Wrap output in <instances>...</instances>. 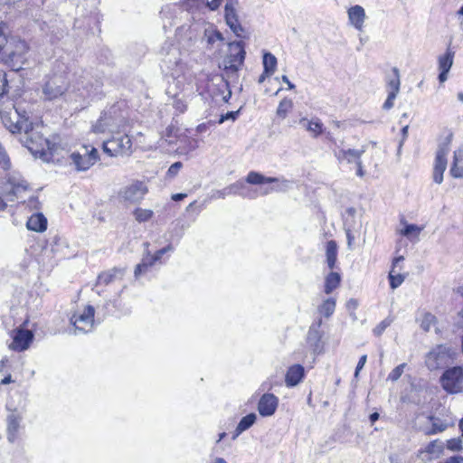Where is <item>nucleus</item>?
<instances>
[{
  "instance_id": "obj_1",
  "label": "nucleus",
  "mask_w": 463,
  "mask_h": 463,
  "mask_svg": "<svg viewBox=\"0 0 463 463\" xmlns=\"http://www.w3.org/2000/svg\"><path fill=\"white\" fill-rule=\"evenodd\" d=\"M40 128L39 125H34L32 122V128L23 132L22 136L19 137V141L33 156L45 161L48 160V156L53 145L43 137L39 130Z\"/></svg>"
},
{
  "instance_id": "obj_2",
  "label": "nucleus",
  "mask_w": 463,
  "mask_h": 463,
  "mask_svg": "<svg viewBox=\"0 0 463 463\" xmlns=\"http://www.w3.org/2000/svg\"><path fill=\"white\" fill-rule=\"evenodd\" d=\"M0 118L5 128L12 134L22 136L24 131L32 128V121L14 106L5 107L0 109Z\"/></svg>"
},
{
  "instance_id": "obj_3",
  "label": "nucleus",
  "mask_w": 463,
  "mask_h": 463,
  "mask_svg": "<svg viewBox=\"0 0 463 463\" xmlns=\"http://www.w3.org/2000/svg\"><path fill=\"white\" fill-rule=\"evenodd\" d=\"M29 189L28 182L18 172L6 174L1 184V190L9 202L24 201Z\"/></svg>"
},
{
  "instance_id": "obj_4",
  "label": "nucleus",
  "mask_w": 463,
  "mask_h": 463,
  "mask_svg": "<svg viewBox=\"0 0 463 463\" xmlns=\"http://www.w3.org/2000/svg\"><path fill=\"white\" fill-rule=\"evenodd\" d=\"M125 125V118L118 115V109L113 107L102 114L92 129L95 133H119L124 130Z\"/></svg>"
},
{
  "instance_id": "obj_5",
  "label": "nucleus",
  "mask_w": 463,
  "mask_h": 463,
  "mask_svg": "<svg viewBox=\"0 0 463 463\" xmlns=\"http://www.w3.org/2000/svg\"><path fill=\"white\" fill-rule=\"evenodd\" d=\"M443 390L449 394L463 392V365L447 368L439 378Z\"/></svg>"
},
{
  "instance_id": "obj_6",
  "label": "nucleus",
  "mask_w": 463,
  "mask_h": 463,
  "mask_svg": "<svg viewBox=\"0 0 463 463\" xmlns=\"http://www.w3.org/2000/svg\"><path fill=\"white\" fill-rule=\"evenodd\" d=\"M28 50L27 44L24 41L11 36L9 38V43L5 46L4 61L5 62L12 63L13 67L19 64L14 70L18 71L22 68V64L24 61V54Z\"/></svg>"
},
{
  "instance_id": "obj_7",
  "label": "nucleus",
  "mask_w": 463,
  "mask_h": 463,
  "mask_svg": "<svg viewBox=\"0 0 463 463\" xmlns=\"http://www.w3.org/2000/svg\"><path fill=\"white\" fill-rule=\"evenodd\" d=\"M453 350L445 345H439L432 348L426 355L425 364L430 370H436L446 365L452 355Z\"/></svg>"
},
{
  "instance_id": "obj_8",
  "label": "nucleus",
  "mask_w": 463,
  "mask_h": 463,
  "mask_svg": "<svg viewBox=\"0 0 463 463\" xmlns=\"http://www.w3.org/2000/svg\"><path fill=\"white\" fill-rule=\"evenodd\" d=\"M132 141L128 135L113 137L103 143V150L111 156L131 153Z\"/></svg>"
},
{
  "instance_id": "obj_9",
  "label": "nucleus",
  "mask_w": 463,
  "mask_h": 463,
  "mask_svg": "<svg viewBox=\"0 0 463 463\" xmlns=\"http://www.w3.org/2000/svg\"><path fill=\"white\" fill-rule=\"evenodd\" d=\"M245 50L242 42H232L229 43V54L224 59L226 69L237 71L242 65L245 59Z\"/></svg>"
},
{
  "instance_id": "obj_10",
  "label": "nucleus",
  "mask_w": 463,
  "mask_h": 463,
  "mask_svg": "<svg viewBox=\"0 0 463 463\" xmlns=\"http://www.w3.org/2000/svg\"><path fill=\"white\" fill-rule=\"evenodd\" d=\"M147 193V187L143 182L136 181L118 192V198L121 201L136 203H139Z\"/></svg>"
},
{
  "instance_id": "obj_11",
  "label": "nucleus",
  "mask_w": 463,
  "mask_h": 463,
  "mask_svg": "<svg viewBox=\"0 0 463 463\" xmlns=\"http://www.w3.org/2000/svg\"><path fill=\"white\" fill-rule=\"evenodd\" d=\"M95 309L92 306H87L80 314H74L71 317V323L74 326L75 334L90 332L94 324Z\"/></svg>"
},
{
  "instance_id": "obj_12",
  "label": "nucleus",
  "mask_w": 463,
  "mask_h": 463,
  "mask_svg": "<svg viewBox=\"0 0 463 463\" xmlns=\"http://www.w3.org/2000/svg\"><path fill=\"white\" fill-rule=\"evenodd\" d=\"M71 159L77 171H86L98 160V151L92 147L89 152L85 147L83 154L74 152L71 155Z\"/></svg>"
},
{
  "instance_id": "obj_13",
  "label": "nucleus",
  "mask_w": 463,
  "mask_h": 463,
  "mask_svg": "<svg viewBox=\"0 0 463 463\" xmlns=\"http://www.w3.org/2000/svg\"><path fill=\"white\" fill-rule=\"evenodd\" d=\"M67 90V83L61 76H55L49 80L43 90L45 98L49 100L55 99Z\"/></svg>"
},
{
  "instance_id": "obj_14",
  "label": "nucleus",
  "mask_w": 463,
  "mask_h": 463,
  "mask_svg": "<svg viewBox=\"0 0 463 463\" xmlns=\"http://www.w3.org/2000/svg\"><path fill=\"white\" fill-rule=\"evenodd\" d=\"M33 339V334L30 330L16 329L13 332V340L9 344V349L15 352H23L29 348Z\"/></svg>"
},
{
  "instance_id": "obj_15",
  "label": "nucleus",
  "mask_w": 463,
  "mask_h": 463,
  "mask_svg": "<svg viewBox=\"0 0 463 463\" xmlns=\"http://www.w3.org/2000/svg\"><path fill=\"white\" fill-rule=\"evenodd\" d=\"M237 0H227L225 5V21L227 25L238 37L242 36L243 28L238 21L236 14Z\"/></svg>"
},
{
  "instance_id": "obj_16",
  "label": "nucleus",
  "mask_w": 463,
  "mask_h": 463,
  "mask_svg": "<svg viewBox=\"0 0 463 463\" xmlns=\"http://www.w3.org/2000/svg\"><path fill=\"white\" fill-rule=\"evenodd\" d=\"M455 52L448 47L446 52L438 57V66H439V80L442 84L448 80V74L453 65Z\"/></svg>"
},
{
  "instance_id": "obj_17",
  "label": "nucleus",
  "mask_w": 463,
  "mask_h": 463,
  "mask_svg": "<svg viewBox=\"0 0 463 463\" xmlns=\"http://www.w3.org/2000/svg\"><path fill=\"white\" fill-rule=\"evenodd\" d=\"M279 399L273 393L263 394L258 403V411L263 417L273 415L278 408Z\"/></svg>"
},
{
  "instance_id": "obj_18",
  "label": "nucleus",
  "mask_w": 463,
  "mask_h": 463,
  "mask_svg": "<svg viewBox=\"0 0 463 463\" xmlns=\"http://www.w3.org/2000/svg\"><path fill=\"white\" fill-rule=\"evenodd\" d=\"M23 417L16 411H12L6 418V438L10 443H14L18 438Z\"/></svg>"
},
{
  "instance_id": "obj_19",
  "label": "nucleus",
  "mask_w": 463,
  "mask_h": 463,
  "mask_svg": "<svg viewBox=\"0 0 463 463\" xmlns=\"http://www.w3.org/2000/svg\"><path fill=\"white\" fill-rule=\"evenodd\" d=\"M348 22L357 31L362 32L366 19L365 10L363 6L355 5L347 10Z\"/></svg>"
},
{
  "instance_id": "obj_20",
  "label": "nucleus",
  "mask_w": 463,
  "mask_h": 463,
  "mask_svg": "<svg viewBox=\"0 0 463 463\" xmlns=\"http://www.w3.org/2000/svg\"><path fill=\"white\" fill-rule=\"evenodd\" d=\"M365 152V146H363L361 149H339L338 151L335 152V156L336 157L337 161L341 163H346V164H357L361 161V156Z\"/></svg>"
},
{
  "instance_id": "obj_21",
  "label": "nucleus",
  "mask_w": 463,
  "mask_h": 463,
  "mask_svg": "<svg viewBox=\"0 0 463 463\" xmlns=\"http://www.w3.org/2000/svg\"><path fill=\"white\" fill-rule=\"evenodd\" d=\"M173 250V247L171 245H167L166 247L157 250L155 255L150 256L149 254L142 260V262L137 264L135 269V277L137 278L142 272H144L148 267L154 265L156 261L160 260L162 256Z\"/></svg>"
},
{
  "instance_id": "obj_22",
  "label": "nucleus",
  "mask_w": 463,
  "mask_h": 463,
  "mask_svg": "<svg viewBox=\"0 0 463 463\" xmlns=\"http://www.w3.org/2000/svg\"><path fill=\"white\" fill-rule=\"evenodd\" d=\"M305 376V369L300 364H294L290 366L285 376V383L288 387H294L298 385Z\"/></svg>"
},
{
  "instance_id": "obj_23",
  "label": "nucleus",
  "mask_w": 463,
  "mask_h": 463,
  "mask_svg": "<svg viewBox=\"0 0 463 463\" xmlns=\"http://www.w3.org/2000/svg\"><path fill=\"white\" fill-rule=\"evenodd\" d=\"M449 152V141L439 145L435 156V162L433 168L442 174H444L447 168V156Z\"/></svg>"
},
{
  "instance_id": "obj_24",
  "label": "nucleus",
  "mask_w": 463,
  "mask_h": 463,
  "mask_svg": "<svg viewBox=\"0 0 463 463\" xmlns=\"http://www.w3.org/2000/svg\"><path fill=\"white\" fill-rule=\"evenodd\" d=\"M299 124L305 128L307 131H308L310 135L315 138L319 137L324 132V125L317 118H312L311 119L302 118L299 120Z\"/></svg>"
},
{
  "instance_id": "obj_25",
  "label": "nucleus",
  "mask_w": 463,
  "mask_h": 463,
  "mask_svg": "<svg viewBox=\"0 0 463 463\" xmlns=\"http://www.w3.org/2000/svg\"><path fill=\"white\" fill-rule=\"evenodd\" d=\"M26 227L28 230L42 232L47 228V219L43 213H33L27 221Z\"/></svg>"
},
{
  "instance_id": "obj_26",
  "label": "nucleus",
  "mask_w": 463,
  "mask_h": 463,
  "mask_svg": "<svg viewBox=\"0 0 463 463\" xmlns=\"http://www.w3.org/2000/svg\"><path fill=\"white\" fill-rule=\"evenodd\" d=\"M222 0H184V6L188 11H192L194 8H200L201 6L208 7L210 10L214 11L221 5Z\"/></svg>"
},
{
  "instance_id": "obj_27",
  "label": "nucleus",
  "mask_w": 463,
  "mask_h": 463,
  "mask_svg": "<svg viewBox=\"0 0 463 463\" xmlns=\"http://www.w3.org/2000/svg\"><path fill=\"white\" fill-rule=\"evenodd\" d=\"M462 161L463 147H460L454 151L453 162L449 170L451 176L454 178H463V165H460Z\"/></svg>"
},
{
  "instance_id": "obj_28",
  "label": "nucleus",
  "mask_w": 463,
  "mask_h": 463,
  "mask_svg": "<svg viewBox=\"0 0 463 463\" xmlns=\"http://www.w3.org/2000/svg\"><path fill=\"white\" fill-rule=\"evenodd\" d=\"M428 420L431 422L430 428H423L421 430L427 435H435L443 432L449 427V424L435 416H429Z\"/></svg>"
},
{
  "instance_id": "obj_29",
  "label": "nucleus",
  "mask_w": 463,
  "mask_h": 463,
  "mask_svg": "<svg viewBox=\"0 0 463 463\" xmlns=\"http://www.w3.org/2000/svg\"><path fill=\"white\" fill-rule=\"evenodd\" d=\"M341 282V276L338 272L331 271L325 279L324 291L326 294L332 293L333 290L337 288Z\"/></svg>"
},
{
  "instance_id": "obj_30",
  "label": "nucleus",
  "mask_w": 463,
  "mask_h": 463,
  "mask_svg": "<svg viewBox=\"0 0 463 463\" xmlns=\"http://www.w3.org/2000/svg\"><path fill=\"white\" fill-rule=\"evenodd\" d=\"M402 223L404 224V227L403 229L400 230V234L407 237L411 241H412L413 239H419V235L423 230L422 227H420L416 224H409L403 220H402Z\"/></svg>"
},
{
  "instance_id": "obj_31",
  "label": "nucleus",
  "mask_w": 463,
  "mask_h": 463,
  "mask_svg": "<svg viewBox=\"0 0 463 463\" xmlns=\"http://www.w3.org/2000/svg\"><path fill=\"white\" fill-rule=\"evenodd\" d=\"M279 180L276 177H266L263 175L251 171L248 174L246 177V182L250 184H261L264 183H278Z\"/></svg>"
},
{
  "instance_id": "obj_32",
  "label": "nucleus",
  "mask_w": 463,
  "mask_h": 463,
  "mask_svg": "<svg viewBox=\"0 0 463 463\" xmlns=\"http://www.w3.org/2000/svg\"><path fill=\"white\" fill-rule=\"evenodd\" d=\"M326 262L329 269L335 268L337 259V245L335 241H329L326 244Z\"/></svg>"
},
{
  "instance_id": "obj_33",
  "label": "nucleus",
  "mask_w": 463,
  "mask_h": 463,
  "mask_svg": "<svg viewBox=\"0 0 463 463\" xmlns=\"http://www.w3.org/2000/svg\"><path fill=\"white\" fill-rule=\"evenodd\" d=\"M336 300L335 298H328L318 307V311L326 317H331L335 309Z\"/></svg>"
},
{
  "instance_id": "obj_34",
  "label": "nucleus",
  "mask_w": 463,
  "mask_h": 463,
  "mask_svg": "<svg viewBox=\"0 0 463 463\" xmlns=\"http://www.w3.org/2000/svg\"><path fill=\"white\" fill-rule=\"evenodd\" d=\"M257 416L255 413H249L244 416L237 425V434H241L243 431L250 429L256 421Z\"/></svg>"
},
{
  "instance_id": "obj_35",
  "label": "nucleus",
  "mask_w": 463,
  "mask_h": 463,
  "mask_svg": "<svg viewBox=\"0 0 463 463\" xmlns=\"http://www.w3.org/2000/svg\"><path fill=\"white\" fill-rule=\"evenodd\" d=\"M119 274L122 276L123 272L120 269H113L106 272H102L98 277V283L108 285L111 283L116 278L117 275Z\"/></svg>"
},
{
  "instance_id": "obj_36",
  "label": "nucleus",
  "mask_w": 463,
  "mask_h": 463,
  "mask_svg": "<svg viewBox=\"0 0 463 463\" xmlns=\"http://www.w3.org/2000/svg\"><path fill=\"white\" fill-rule=\"evenodd\" d=\"M277 65V58L271 54L270 52H266L263 55V67L265 70V73L268 75H271Z\"/></svg>"
},
{
  "instance_id": "obj_37",
  "label": "nucleus",
  "mask_w": 463,
  "mask_h": 463,
  "mask_svg": "<svg viewBox=\"0 0 463 463\" xmlns=\"http://www.w3.org/2000/svg\"><path fill=\"white\" fill-rule=\"evenodd\" d=\"M392 72L393 77L390 78L388 80V93H394L395 95H397L399 93L401 85L400 73L397 68H393Z\"/></svg>"
},
{
  "instance_id": "obj_38",
  "label": "nucleus",
  "mask_w": 463,
  "mask_h": 463,
  "mask_svg": "<svg viewBox=\"0 0 463 463\" xmlns=\"http://www.w3.org/2000/svg\"><path fill=\"white\" fill-rule=\"evenodd\" d=\"M8 30V25L1 22L0 23V55L1 58L4 59L5 57V46L9 43V38L6 36V32Z\"/></svg>"
},
{
  "instance_id": "obj_39",
  "label": "nucleus",
  "mask_w": 463,
  "mask_h": 463,
  "mask_svg": "<svg viewBox=\"0 0 463 463\" xmlns=\"http://www.w3.org/2000/svg\"><path fill=\"white\" fill-rule=\"evenodd\" d=\"M292 108L293 101L290 99H283L278 106L276 114L279 118H285Z\"/></svg>"
},
{
  "instance_id": "obj_40",
  "label": "nucleus",
  "mask_w": 463,
  "mask_h": 463,
  "mask_svg": "<svg viewBox=\"0 0 463 463\" xmlns=\"http://www.w3.org/2000/svg\"><path fill=\"white\" fill-rule=\"evenodd\" d=\"M204 38L206 39L208 45H213L217 41H223L222 34L213 28H207L204 30Z\"/></svg>"
},
{
  "instance_id": "obj_41",
  "label": "nucleus",
  "mask_w": 463,
  "mask_h": 463,
  "mask_svg": "<svg viewBox=\"0 0 463 463\" xmlns=\"http://www.w3.org/2000/svg\"><path fill=\"white\" fill-rule=\"evenodd\" d=\"M135 219L138 222H144L150 220L154 214L152 210L137 208L133 213Z\"/></svg>"
},
{
  "instance_id": "obj_42",
  "label": "nucleus",
  "mask_w": 463,
  "mask_h": 463,
  "mask_svg": "<svg viewBox=\"0 0 463 463\" xmlns=\"http://www.w3.org/2000/svg\"><path fill=\"white\" fill-rule=\"evenodd\" d=\"M388 278L390 280V286L392 289H395L399 286H401L405 279L404 275H402L401 273L396 272V270L393 269H391Z\"/></svg>"
},
{
  "instance_id": "obj_43",
  "label": "nucleus",
  "mask_w": 463,
  "mask_h": 463,
  "mask_svg": "<svg viewBox=\"0 0 463 463\" xmlns=\"http://www.w3.org/2000/svg\"><path fill=\"white\" fill-rule=\"evenodd\" d=\"M437 322L436 317L431 313H425L420 323V327L425 332H429L432 326Z\"/></svg>"
},
{
  "instance_id": "obj_44",
  "label": "nucleus",
  "mask_w": 463,
  "mask_h": 463,
  "mask_svg": "<svg viewBox=\"0 0 463 463\" xmlns=\"http://www.w3.org/2000/svg\"><path fill=\"white\" fill-rule=\"evenodd\" d=\"M406 365L407 364L403 363L396 366L394 369H392V372L389 373L387 380H390L392 382L398 381L400 377L402 375Z\"/></svg>"
},
{
  "instance_id": "obj_45",
  "label": "nucleus",
  "mask_w": 463,
  "mask_h": 463,
  "mask_svg": "<svg viewBox=\"0 0 463 463\" xmlns=\"http://www.w3.org/2000/svg\"><path fill=\"white\" fill-rule=\"evenodd\" d=\"M447 449L451 451H459L463 449L461 438H453L447 440Z\"/></svg>"
},
{
  "instance_id": "obj_46",
  "label": "nucleus",
  "mask_w": 463,
  "mask_h": 463,
  "mask_svg": "<svg viewBox=\"0 0 463 463\" xmlns=\"http://www.w3.org/2000/svg\"><path fill=\"white\" fill-rule=\"evenodd\" d=\"M0 165L3 169L7 170L11 166L10 158L5 149L0 146Z\"/></svg>"
},
{
  "instance_id": "obj_47",
  "label": "nucleus",
  "mask_w": 463,
  "mask_h": 463,
  "mask_svg": "<svg viewBox=\"0 0 463 463\" xmlns=\"http://www.w3.org/2000/svg\"><path fill=\"white\" fill-rule=\"evenodd\" d=\"M392 324V320L389 318H386L383 320L379 325H377L373 329V334L376 336H380L384 330Z\"/></svg>"
},
{
  "instance_id": "obj_48",
  "label": "nucleus",
  "mask_w": 463,
  "mask_h": 463,
  "mask_svg": "<svg viewBox=\"0 0 463 463\" xmlns=\"http://www.w3.org/2000/svg\"><path fill=\"white\" fill-rule=\"evenodd\" d=\"M443 449V446L438 440L431 441L426 448V451L430 454L440 453Z\"/></svg>"
},
{
  "instance_id": "obj_49",
  "label": "nucleus",
  "mask_w": 463,
  "mask_h": 463,
  "mask_svg": "<svg viewBox=\"0 0 463 463\" xmlns=\"http://www.w3.org/2000/svg\"><path fill=\"white\" fill-rule=\"evenodd\" d=\"M7 93V80L5 72L0 69V97Z\"/></svg>"
},
{
  "instance_id": "obj_50",
  "label": "nucleus",
  "mask_w": 463,
  "mask_h": 463,
  "mask_svg": "<svg viewBox=\"0 0 463 463\" xmlns=\"http://www.w3.org/2000/svg\"><path fill=\"white\" fill-rule=\"evenodd\" d=\"M183 166V164L181 162H175L174 163L173 165H170V167L168 168L167 170V173H166V175L169 177V178H173L175 177L178 172L180 171V169L182 168Z\"/></svg>"
},
{
  "instance_id": "obj_51",
  "label": "nucleus",
  "mask_w": 463,
  "mask_h": 463,
  "mask_svg": "<svg viewBox=\"0 0 463 463\" xmlns=\"http://www.w3.org/2000/svg\"><path fill=\"white\" fill-rule=\"evenodd\" d=\"M244 183L241 181H238L228 186V193L231 194H238L240 191L244 188Z\"/></svg>"
},
{
  "instance_id": "obj_52",
  "label": "nucleus",
  "mask_w": 463,
  "mask_h": 463,
  "mask_svg": "<svg viewBox=\"0 0 463 463\" xmlns=\"http://www.w3.org/2000/svg\"><path fill=\"white\" fill-rule=\"evenodd\" d=\"M238 115H239V110L238 111H229L226 114H223L221 116V118L219 119V124H222L224 121L230 120V119L234 121L237 118Z\"/></svg>"
},
{
  "instance_id": "obj_53",
  "label": "nucleus",
  "mask_w": 463,
  "mask_h": 463,
  "mask_svg": "<svg viewBox=\"0 0 463 463\" xmlns=\"http://www.w3.org/2000/svg\"><path fill=\"white\" fill-rule=\"evenodd\" d=\"M396 97L397 95H395L394 93H388V97L385 102L383 103V108L386 110L392 109L394 105V99H396Z\"/></svg>"
},
{
  "instance_id": "obj_54",
  "label": "nucleus",
  "mask_w": 463,
  "mask_h": 463,
  "mask_svg": "<svg viewBox=\"0 0 463 463\" xmlns=\"http://www.w3.org/2000/svg\"><path fill=\"white\" fill-rule=\"evenodd\" d=\"M366 361H367V355L366 354H364L360 357L359 361H358V364L356 365V368H355V372H354V377L357 378L358 375H359V373L360 371L363 369V367L364 366V364H366Z\"/></svg>"
},
{
  "instance_id": "obj_55",
  "label": "nucleus",
  "mask_w": 463,
  "mask_h": 463,
  "mask_svg": "<svg viewBox=\"0 0 463 463\" xmlns=\"http://www.w3.org/2000/svg\"><path fill=\"white\" fill-rule=\"evenodd\" d=\"M231 193H228V186L222 190H217L213 193V198L215 199H224L227 195H230Z\"/></svg>"
},
{
  "instance_id": "obj_56",
  "label": "nucleus",
  "mask_w": 463,
  "mask_h": 463,
  "mask_svg": "<svg viewBox=\"0 0 463 463\" xmlns=\"http://www.w3.org/2000/svg\"><path fill=\"white\" fill-rule=\"evenodd\" d=\"M321 326V320L318 321L317 326H312L308 331V339H311L313 336L317 339H319L317 328Z\"/></svg>"
},
{
  "instance_id": "obj_57",
  "label": "nucleus",
  "mask_w": 463,
  "mask_h": 463,
  "mask_svg": "<svg viewBox=\"0 0 463 463\" xmlns=\"http://www.w3.org/2000/svg\"><path fill=\"white\" fill-rule=\"evenodd\" d=\"M345 234H346V240H347V247L349 250H351L353 241L354 240V235L353 234V232H351L350 229L345 230Z\"/></svg>"
},
{
  "instance_id": "obj_58",
  "label": "nucleus",
  "mask_w": 463,
  "mask_h": 463,
  "mask_svg": "<svg viewBox=\"0 0 463 463\" xmlns=\"http://www.w3.org/2000/svg\"><path fill=\"white\" fill-rule=\"evenodd\" d=\"M432 177H433V181L436 184H440L443 182V174L439 172V171H437V170H435L434 168H433Z\"/></svg>"
},
{
  "instance_id": "obj_59",
  "label": "nucleus",
  "mask_w": 463,
  "mask_h": 463,
  "mask_svg": "<svg viewBox=\"0 0 463 463\" xmlns=\"http://www.w3.org/2000/svg\"><path fill=\"white\" fill-rule=\"evenodd\" d=\"M444 463H463V457L452 456L448 458Z\"/></svg>"
},
{
  "instance_id": "obj_60",
  "label": "nucleus",
  "mask_w": 463,
  "mask_h": 463,
  "mask_svg": "<svg viewBox=\"0 0 463 463\" xmlns=\"http://www.w3.org/2000/svg\"><path fill=\"white\" fill-rule=\"evenodd\" d=\"M356 167H357L356 175H357L359 177H364V175H365V172H364V165H363V162H362V160L356 164Z\"/></svg>"
},
{
  "instance_id": "obj_61",
  "label": "nucleus",
  "mask_w": 463,
  "mask_h": 463,
  "mask_svg": "<svg viewBox=\"0 0 463 463\" xmlns=\"http://www.w3.org/2000/svg\"><path fill=\"white\" fill-rule=\"evenodd\" d=\"M408 129H409V126H405L402 129V139L401 140V142L399 144V150L402 148V146L403 145V142H404V140L406 139V137L408 136Z\"/></svg>"
},
{
  "instance_id": "obj_62",
  "label": "nucleus",
  "mask_w": 463,
  "mask_h": 463,
  "mask_svg": "<svg viewBox=\"0 0 463 463\" xmlns=\"http://www.w3.org/2000/svg\"><path fill=\"white\" fill-rule=\"evenodd\" d=\"M404 260L403 256L396 257L392 261V269L396 270V268L398 265H400V262H402Z\"/></svg>"
},
{
  "instance_id": "obj_63",
  "label": "nucleus",
  "mask_w": 463,
  "mask_h": 463,
  "mask_svg": "<svg viewBox=\"0 0 463 463\" xmlns=\"http://www.w3.org/2000/svg\"><path fill=\"white\" fill-rule=\"evenodd\" d=\"M281 79H282V81L288 85V90L295 89V85L288 80V78L286 75H283L281 77Z\"/></svg>"
},
{
  "instance_id": "obj_64",
  "label": "nucleus",
  "mask_w": 463,
  "mask_h": 463,
  "mask_svg": "<svg viewBox=\"0 0 463 463\" xmlns=\"http://www.w3.org/2000/svg\"><path fill=\"white\" fill-rule=\"evenodd\" d=\"M184 197H186L185 194H175L172 195V199L176 202L183 200Z\"/></svg>"
}]
</instances>
